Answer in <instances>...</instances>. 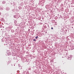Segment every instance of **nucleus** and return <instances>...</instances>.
<instances>
[{"label":"nucleus","mask_w":74,"mask_h":74,"mask_svg":"<svg viewBox=\"0 0 74 74\" xmlns=\"http://www.w3.org/2000/svg\"><path fill=\"white\" fill-rule=\"evenodd\" d=\"M6 30H7V31H8V32H9L10 30H11V27H7L6 28Z\"/></svg>","instance_id":"nucleus-1"},{"label":"nucleus","mask_w":74,"mask_h":74,"mask_svg":"<svg viewBox=\"0 0 74 74\" xmlns=\"http://www.w3.org/2000/svg\"><path fill=\"white\" fill-rule=\"evenodd\" d=\"M71 58H72V56L71 55L70 56H69L68 57V60H71Z\"/></svg>","instance_id":"nucleus-2"},{"label":"nucleus","mask_w":74,"mask_h":74,"mask_svg":"<svg viewBox=\"0 0 74 74\" xmlns=\"http://www.w3.org/2000/svg\"><path fill=\"white\" fill-rule=\"evenodd\" d=\"M6 10L7 11H8V10H10V8H9V7H7V8H6Z\"/></svg>","instance_id":"nucleus-3"},{"label":"nucleus","mask_w":74,"mask_h":74,"mask_svg":"<svg viewBox=\"0 0 74 74\" xmlns=\"http://www.w3.org/2000/svg\"><path fill=\"white\" fill-rule=\"evenodd\" d=\"M6 25H10V24L11 25H12V23H6Z\"/></svg>","instance_id":"nucleus-4"},{"label":"nucleus","mask_w":74,"mask_h":74,"mask_svg":"<svg viewBox=\"0 0 74 74\" xmlns=\"http://www.w3.org/2000/svg\"><path fill=\"white\" fill-rule=\"evenodd\" d=\"M19 18V15H16V18Z\"/></svg>","instance_id":"nucleus-5"},{"label":"nucleus","mask_w":74,"mask_h":74,"mask_svg":"<svg viewBox=\"0 0 74 74\" xmlns=\"http://www.w3.org/2000/svg\"><path fill=\"white\" fill-rule=\"evenodd\" d=\"M7 54L8 55V56H9V55H11V53L10 52H9L7 53Z\"/></svg>","instance_id":"nucleus-6"},{"label":"nucleus","mask_w":74,"mask_h":74,"mask_svg":"<svg viewBox=\"0 0 74 74\" xmlns=\"http://www.w3.org/2000/svg\"><path fill=\"white\" fill-rule=\"evenodd\" d=\"M11 32L12 33H14V32H15V31H14V30L13 29H12L11 30Z\"/></svg>","instance_id":"nucleus-7"},{"label":"nucleus","mask_w":74,"mask_h":74,"mask_svg":"<svg viewBox=\"0 0 74 74\" xmlns=\"http://www.w3.org/2000/svg\"><path fill=\"white\" fill-rule=\"evenodd\" d=\"M2 4H4L6 2L5 1H3L2 2Z\"/></svg>","instance_id":"nucleus-8"},{"label":"nucleus","mask_w":74,"mask_h":74,"mask_svg":"<svg viewBox=\"0 0 74 74\" xmlns=\"http://www.w3.org/2000/svg\"><path fill=\"white\" fill-rule=\"evenodd\" d=\"M14 23L15 24H16V23H17V22H16V20H15L14 21Z\"/></svg>","instance_id":"nucleus-9"},{"label":"nucleus","mask_w":74,"mask_h":74,"mask_svg":"<svg viewBox=\"0 0 74 74\" xmlns=\"http://www.w3.org/2000/svg\"><path fill=\"white\" fill-rule=\"evenodd\" d=\"M18 8H19V10H21V9H22V8H21V7H19Z\"/></svg>","instance_id":"nucleus-10"},{"label":"nucleus","mask_w":74,"mask_h":74,"mask_svg":"<svg viewBox=\"0 0 74 74\" xmlns=\"http://www.w3.org/2000/svg\"><path fill=\"white\" fill-rule=\"evenodd\" d=\"M16 15H15L14 16V18H16Z\"/></svg>","instance_id":"nucleus-11"},{"label":"nucleus","mask_w":74,"mask_h":74,"mask_svg":"<svg viewBox=\"0 0 74 74\" xmlns=\"http://www.w3.org/2000/svg\"><path fill=\"white\" fill-rule=\"evenodd\" d=\"M13 6L15 5V3L14 2H13Z\"/></svg>","instance_id":"nucleus-12"},{"label":"nucleus","mask_w":74,"mask_h":74,"mask_svg":"<svg viewBox=\"0 0 74 74\" xmlns=\"http://www.w3.org/2000/svg\"><path fill=\"white\" fill-rule=\"evenodd\" d=\"M13 59L14 60H16V58H15V57H14Z\"/></svg>","instance_id":"nucleus-13"},{"label":"nucleus","mask_w":74,"mask_h":74,"mask_svg":"<svg viewBox=\"0 0 74 74\" xmlns=\"http://www.w3.org/2000/svg\"><path fill=\"white\" fill-rule=\"evenodd\" d=\"M35 38H36V39H37V38H38V36H37Z\"/></svg>","instance_id":"nucleus-14"},{"label":"nucleus","mask_w":74,"mask_h":74,"mask_svg":"<svg viewBox=\"0 0 74 74\" xmlns=\"http://www.w3.org/2000/svg\"><path fill=\"white\" fill-rule=\"evenodd\" d=\"M34 41H36V40L35 39H34V40H33Z\"/></svg>","instance_id":"nucleus-15"},{"label":"nucleus","mask_w":74,"mask_h":74,"mask_svg":"<svg viewBox=\"0 0 74 74\" xmlns=\"http://www.w3.org/2000/svg\"><path fill=\"white\" fill-rule=\"evenodd\" d=\"M51 29L52 30H53V27H51Z\"/></svg>","instance_id":"nucleus-16"},{"label":"nucleus","mask_w":74,"mask_h":74,"mask_svg":"<svg viewBox=\"0 0 74 74\" xmlns=\"http://www.w3.org/2000/svg\"><path fill=\"white\" fill-rule=\"evenodd\" d=\"M28 31H30V29H29L28 30Z\"/></svg>","instance_id":"nucleus-17"},{"label":"nucleus","mask_w":74,"mask_h":74,"mask_svg":"<svg viewBox=\"0 0 74 74\" xmlns=\"http://www.w3.org/2000/svg\"><path fill=\"white\" fill-rule=\"evenodd\" d=\"M0 15H1V12H0Z\"/></svg>","instance_id":"nucleus-18"},{"label":"nucleus","mask_w":74,"mask_h":74,"mask_svg":"<svg viewBox=\"0 0 74 74\" xmlns=\"http://www.w3.org/2000/svg\"><path fill=\"white\" fill-rule=\"evenodd\" d=\"M48 26H49V25L48 24Z\"/></svg>","instance_id":"nucleus-19"},{"label":"nucleus","mask_w":74,"mask_h":74,"mask_svg":"<svg viewBox=\"0 0 74 74\" xmlns=\"http://www.w3.org/2000/svg\"><path fill=\"white\" fill-rule=\"evenodd\" d=\"M72 28H73V27H72Z\"/></svg>","instance_id":"nucleus-20"},{"label":"nucleus","mask_w":74,"mask_h":74,"mask_svg":"<svg viewBox=\"0 0 74 74\" xmlns=\"http://www.w3.org/2000/svg\"><path fill=\"white\" fill-rule=\"evenodd\" d=\"M1 26V25H0V26Z\"/></svg>","instance_id":"nucleus-21"}]
</instances>
